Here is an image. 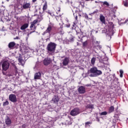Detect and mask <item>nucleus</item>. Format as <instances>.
I'll return each instance as SVG.
<instances>
[{
	"label": "nucleus",
	"instance_id": "nucleus-6",
	"mask_svg": "<svg viewBox=\"0 0 128 128\" xmlns=\"http://www.w3.org/2000/svg\"><path fill=\"white\" fill-rule=\"evenodd\" d=\"M9 100L12 102H18L16 96L14 94H10L9 96Z\"/></svg>",
	"mask_w": 128,
	"mask_h": 128
},
{
	"label": "nucleus",
	"instance_id": "nucleus-4",
	"mask_svg": "<svg viewBox=\"0 0 128 128\" xmlns=\"http://www.w3.org/2000/svg\"><path fill=\"white\" fill-rule=\"evenodd\" d=\"M80 114V109L79 108H76L72 110L70 112V114L72 116H76Z\"/></svg>",
	"mask_w": 128,
	"mask_h": 128
},
{
	"label": "nucleus",
	"instance_id": "nucleus-28",
	"mask_svg": "<svg viewBox=\"0 0 128 128\" xmlns=\"http://www.w3.org/2000/svg\"><path fill=\"white\" fill-rule=\"evenodd\" d=\"M12 66L14 68L15 72L16 74L18 72V68L16 67V64H14Z\"/></svg>",
	"mask_w": 128,
	"mask_h": 128
},
{
	"label": "nucleus",
	"instance_id": "nucleus-44",
	"mask_svg": "<svg viewBox=\"0 0 128 128\" xmlns=\"http://www.w3.org/2000/svg\"><path fill=\"white\" fill-rule=\"evenodd\" d=\"M76 18V20H78V16H76V18Z\"/></svg>",
	"mask_w": 128,
	"mask_h": 128
},
{
	"label": "nucleus",
	"instance_id": "nucleus-26",
	"mask_svg": "<svg viewBox=\"0 0 128 128\" xmlns=\"http://www.w3.org/2000/svg\"><path fill=\"white\" fill-rule=\"evenodd\" d=\"M88 108H94V104H88L87 105Z\"/></svg>",
	"mask_w": 128,
	"mask_h": 128
},
{
	"label": "nucleus",
	"instance_id": "nucleus-11",
	"mask_svg": "<svg viewBox=\"0 0 128 128\" xmlns=\"http://www.w3.org/2000/svg\"><path fill=\"white\" fill-rule=\"evenodd\" d=\"M16 42H10L8 44V48H9L10 50H14Z\"/></svg>",
	"mask_w": 128,
	"mask_h": 128
},
{
	"label": "nucleus",
	"instance_id": "nucleus-49",
	"mask_svg": "<svg viewBox=\"0 0 128 128\" xmlns=\"http://www.w3.org/2000/svg\"><path fill=\"white\" fill-rule=\"evenodd\" d=\"M1 64H2V62L0 63V68Z\"/></svg>",
	"mask_w": 128,
	"mask_h": 128
},
{
	"label": "nucleus",
	"instance_id": "nucleus-16",
	"mask_svg": "<svg viewBox=\"0 0 128 128\" xmlns=\"http://www.w3.org/2000/svg\"><path fill=\"white\" fill-rule=\"evenodd\" d=\"M46 10H48V2L46 1L42 7L43 12H44Z\"/></svg>",
	"mask_w": 128,
	"mask_h": 128
},
{
	"label": "nucleus",
	"instance_id": "nucleus-24",
	"mask_svg": "<svg viewBox=\"0 0 128 128\" xmlns=\"http://www.w3.org/2000/svg\"><path fill=\"white\" fill-rule=\"evenodd\" d=\"M100 45V42H96V44L93 46L94 48L96 50V48Z\"/></svg>",
	"mask_w": 128,
	"mask_h": 128
},
{
	"label": "nucleus",
	"instance_id": "nucleus-45",
	"mask_svg": "<svg viewBox=\"0 0 128 128\" xmlns=\"http://www.w3.org/2000/svg\"><path fill=\"white\" fill-rule=\"evenodd\" d=\"M82 38H81L80 42H82Z\"/></svg>",
	"mask_w": 128,
	"mask_h": 128
},
{
	"label": "nucleus",
	"instance_id": "nucleus-30",
	"mask_svg": "<svg viewBox=\"0 0 128 128\" xmlns=\"http://www.w3.org/2000/svg\"><path fill=\"white\" fill-rule=\"evenodd\" d=\"M9 104L8 101L6 100V102H3V106H6L8 105Z\"/></svg>",
	"mask_w": 128,
	"mask_h": 128
},
{
	"label": "nucleus",
	"instance_id": "nucleus-18",
	"mask_svg": "<svg viewBox=\"0 0 128 128\" xmlns=\"http://www.w3.org/2000/svg\"><path fill=\"white\" fill-rule=\"evenodd\" d=\"M114 112V106H110L108 109V114H112V112Z\"/></svg>",
	"mask_w": 128,
	"mask_h": 128
},
{
	"label": "nucleus",
	"instance_id": "nucleus-7",
	"mask_svg": "<svg viewBox=\"0 0 128 128\" xmlns=\"http://www.w3.org/2000/svg\"><path fill=\"white\" fill-rule=\"evenodd\" d=\"M44 66H48V64H50V62H52V60L50 58H45L43 61Z\"/></svg>",
	"mask_w": 128,
	"mask_h": 128
},
{
	"label": "nucleus",
	"instance_id": "nucleus-2",
	"mask_svg": "<svg viewBox=\"0 0 128 128\" xmlns=\"http://www.w3.org/2000/svg\"><path fill=\"white\" fill-rule=\"evenodd\" d=\"M56 48V44L54 42H50L47 46V50L50 52H54Z\"/></svg>",
	"mask_w": 128,
	"mask_h": 128
},
{
	"label": "nucleus",
	"instance_id": "nucleus-29",
	"mask_svg": "<svg viewBox=\"0 0 128 128\" xmlns=\"http://www.w3.org/2000/svg\"><path fill=\"white\" fill-rule=\"evenodd\" d=\"M120 78H122L124 74V70H120Z\"/></svg>",
	"mask_w": 128,
	"mask_h": 128
},
{
	"label": "nucleus",
	"instance_id": "nucleus-22",
	"mask_svg": "<svg viewBox=\"0 0 128 128\" xmlns=\"http://www.w3.org/2000/svg\"><path fill=\"white\" fill-rule=\"evenodd\" d=\"M96 58L93 57L92 59H91V64H94L96 63Z\"/></svg>",
	"mask_w": 128,
	"mask_h": 128
},
{
	"label": "nucleus",
	"instance_id": "nucleus-8",
	"mask_svg": "<svg viewBox=\"0 0 128 128\" xmlns=\"http://www.w3.org/2000/svg\"><path fill=\"white\" fill-rule=\"evenodd\" d=\"M78 90L80 94L86 93V88L84 86H80L79 87Z\"/></svg>",
	"mask_w": 128,
	"mask_h": 128
},
{
	"label": "nucleus",
	"instance_id": "nucleus-27",
	"mask_svg": "<svg viewBox=\"0 0 128 128\" xmlns=\"http://www.w3.org/2000/svg\"><path fill=\"white\" fill-rule=\"evenodd\" d=\"M18 60L20 64H22L23 60L22 56L19 57V58H18Z\"/></svg>",
	"mask_w": 128,
	"mask_h": 128
},
{
	"label": "nucleus",
	"instance_id": "nucleus-13",
	"mask_svg": "<svg viewBox=\"0 0 128 128\" xmlns=\"http://www.w3.org/2000/svg\"><path fill=\"white\" fill-rule=\"evenodd\" d=\"M40 76H42V74L40 72H38L35 74L34 78V80H40Z\"/></svg>",
	"mask_w": 128,
	"mask_h": 128
},
{
	"label": "nucleus",
	"instance_id": "nucleus-40",
	"mask_svg": "<svg viewBox=\"0 0 128 128\" xmlns=\"http://www.w3.org/2000/svg\"><path fill=\"white\" fill-rule=\"evenodd\" d=\"M66 28H70V24H67L66 25Z\"/></svg>",
	"mask_w": 128,
	"mask_h": 128
},
{
	"label": "nucleus",
	"instance_id": "nucleus-50",
	"mask_svg": "<svg viewBox=\"0 0 128 128\" xmlns=\"http://www.w3.org/2000/svg\"><path fill=\"white\" fill-rule=\"evenodd\" d=\"M86 18H88V16H86Z\"/></svg>",
	"mask_w": 128,
	"mask_h": 128
},
{
	"label": "nucleus",
	"instance_id": "nucleus-47",
	"mask_svg": "<svg viewBox=\"0 0 128 128\" xmlns=\"http://www.w3.org/2000/svg\"><path fill=\"white\" fill-rule=\"evenodd\" d=\"M95 2H96V4H98V2H96V1Z\"/></svg>",
	"mask_w": 128,
	"mask_h": 128
},
{
	"label": "nucleus",
	"instance_id": "nucleus-41",
	"mask_svg": "<svg viewBox=\"0 0 128 128\" xmlns=\"http://www.w3.org/2000/svg\"><path fill=\"white\" fill-rule=\"evenodd\" d=\"M14 40H20V37L16 36V38H14Z\"/></svg>",
	"mask_w": 128,
	"mask_h": 128
},
{
	"label": "nucleus",
	"instance_id": "nucleus-12",
	"mask_svg": "<svg viewBox=\"0 0 128 128\" xmlns=\"http://www.w3.org/2000/svg\"><path fill=\"white\" fill-rule=\"evenodd\" d=\"M22 8L24 10H26L28 8H30V3L26 2V4H23Z\"/></svg>",
	"mask_w": 128,
	"mask_h": 128
},
{
	"label": "nucleus",
	"instance_id": "nucleus-9",
	"mask_svg": "<svg viewBox=\"0 0 128 128\" xmlns=\"http://www.w3.org/2000/svg\"><path fill=\"white\" fill-rule=\"evenodd\" d=\"M70 63V58L66 57L64 58L62 62L63 66H68Z\"/></svg>",
	"mask_w": 128,
	"mask_h": 128
},
{
	"label": "nucleus",
	"instance_id": "nucleus-38",
	"mask_svg": "<svg viewBox=\"0 0 128 128\" xmlns=\"http://www.w3.org/2000/svg\"><path fill=\"white\" fill-rule=\"evenodd\" d=\"M34 28H36V26H34V25H32V24H31V25L30 26V28L31 30H32V28H34Z\"/></svg>",
	"mask_w": 128,
	"mask_h": 128
},
{
	"label": "nucleus",
	"instance_id": "nucleus-21",
	"mask_svg": "<svg viewBox=\"0 0 128 128\" xmlns=\"http://www.w3.org/2000/svg\"><path fill=\"white\" fill-rule=\"evenodd\" d=\"M88 44V40H86L85 42H83L82 46L83 48H86Z\"/></svg>",
	"mask_w": 128,
	"mask_h": 128
},
{
	"label": "nucleus",
	"instance_id": "nucleus-43",
	"mask_svg": "<svg viewBox=\"0 0 128 128\" xmlns=\"http://www.w3.org/2000/svg\"><path fill=\"white\" fill-rule=\"evenodd\" d=\"M58 12H60V8H58Z\"/></svg>",
	"mask_w": 128,
	"mask_h": 128
},
{
	"label": "nucleus",
	"instance_id": "nucleus-5",
	"mask_svg": "<svg viewBox=\"0 0 128 128\" xmlns=\"http://www.w3.org/2000/svg\"><path fill=\"white\" fill-rule=\"evenodd\" d=\"M10 62H8L6 60L4 61L2 64V70H4V72H6L8 70V68H10Z\"/></svg>",
	"mask_w": 128,
	"mask_h": 128
},
{
	"label": "nucleus",
	"instance_id": "nucleus-3",
	"mask_svg": "<svg viewBox=\"0 0 128 128\" xmlns=\"http://www.w3.org/2000/svg\"><path fill=\"white\" fill-rule=\"evenodd\" d=\"M54 28V24L52 23H50V24H48V26L47 27L46 31L43 32L42 35L44 36L45 34H50V32H52Z\"/></svg>",
	"mask_w": 128,
	"mask_h": 128
},
{
	"label": "nucleus",
	"instance_id": "nucleus-35",
	"mask_svg": "<svg viewBox=\"0 0 128 128\" xmlns=\"http://www.w3.org/2000/svg\"><path fill=\"white\" fill-rule=\"evenodd\" d=\"M46 12L48 14H50V16H52V12L49 10L48 11H46Z\"/></svg>",
	"mask_w": 128,
	"mask_h": 128
},
{
	"label": "nucleus",
	"instance_id": "nucleus-19",
	"mask_svg": "<svg viewBox=\"0 0 128 128\" xmlns=\"http://www.w3.org/2000/svg\"><path fill=\"white\" fill-rule=\"evenodd\" d=\"M100 2L103 4V6H104L106 8H108V6H110V4L106 1Z\"/></svg>",
	"mask_w": 128,
	"mask_h": 128
},
{
	"label": "nucleus",
	"instance_id": "nucleus-36",
	"mask_svg": "<svg viewBox=\"0 0 128 128\" xmlns=\"http://www.w3.org/2000/svg\"><path fill=\"white\" fill-rule=\"evenodd\" d=\"M0 18H4V14L0 11Z\"/></svg>",
	"mask_w": 128,
	"mask_h": 128
},
{
	"label": "nucleus",
	"instance_id": "nucleus-23",
	"mask_svg": "<svg viewBox=\"0 0 128 128\" xmlns=\"http://www.w3.org/2000/svg\"><path fill=\"white\" fill-rule=\"evenodd\" d=\"M123 5L124 6H126V8H128V0H126V2H123Z\"/></svg>",
	"mask_w": 128,
	"mask_h": 128
},
{
	"label": "nucleus",
	"instance_id": "nucleus-39",
	"mask_svg": "<svg viewBox=\"0 0 128 128\" xmlns=\"http://www.w3.org/2000/svg\"><path fill=\"white\" fill-rule=\"evenodd\" d=\"M22 128H26V124H24L23 125H22Z\"/></svg>",
	"mask_w": 128,
	"mask_h": 128
},
{
	"label": "nucleus",
	"instance_id": "nucleus-48",
	"mask_svg": "<svg viewBox=\"0 0 128 128\" xmlns=\"http://www.w3.org/2000/svg\"><path fill=\"white\" fill-rule=\"evenodd\" d=\"M86 0V2H88V0Z\"/></svg>",
	"mask_w": 128,
	"mask_h": 128
},
{
	"label": "nucleus",
	"instance_id": "nucleus-33",
	"mask_svg": "<svg viewBox=\"0 0 128 128\" xmlns=\"http://www.w3.org/2000/svg\"><path fill=\"white\" fill-rule=\"evenodd\" d=\"M97 46V48H96V50H101L102 46L99 44L98 46Z\"/></svg>",
	"mask_w": 128,
	"mask_h": 128
},
{
	"label": "nucleus",
	"instance_id": "nucleus-20",
	"mask_svg": "<svg viewBox=\"0 0 128 128\" xmlns=\"http://www.w3.org/2000/svg\"><path fill=\"white\" fill-rule=\"evenodd\" d=\"M91 126H92V122H85L86 128H90Z\"/></svg>",
	"mask_w": 128,
	"mask_h": 128
},
{
	"label": "nucleus",
	"instance_id": "nucleus-17",
	"mask_svg": "<svg viewBox=\"0 0 128 128\" xmlns=\"http://www.w3.org/2000/svg\"><path fill=\"white\" fill-rule=\"evenodd\" d=\"M28 28V24L26 23L24 24L21 27H20V30H26V28Z\"/></svg>",
	"mask_w": 128,
	"mask_h": 128
},
{
	"label": "nucleus",
	"instance_id": "nucleus-15",
	"mask_svg": "<svg viewBox=\"0 0 128 128\" xmlns=\"http://www.w3.org/2000/svg\"><path fill=\"white\" fill-rule=\"evenodd\" d=\"M6 124L7 126H10L12 124V120H10V117L7 116L5 120Z\"/></svg>",
	"mask_w": 128,
	"mask_h": 128
},
{
	"label": "nucleus",
	"instance_id": "nucleus-10",
	"mask_svg": "<svg viewBox=\"0 0 128 128\" xmlns=\"http://www.w3.org/2000/svg\"><path fill=\"white\" fill-rule=\"evenodd\" d=\"M100 20L102 24H106V17H104V15H102V14H100Z\"/></svg>",
	"mask_w": 128,
	"mask_h": 128
},
{
	"label": "nucleus",
	"instance_id": "nucleus-1",
	"mask_svg": "<svg viewBox=\"0 0 128 128\" xmlns=\"http://www.w3.org/2000/svg\"><path fill=\"white\" fill-rule=\"evenodd\" d=\"M88 74H91L90 75V76L91 78H95L96 76H100L102 74V70H98L96 67H92L88 72Z\"/></svg>",
	"mask_w": 128,
	"mask_h": 128
},
{
	"label": "nucleus",
	"instance_id": "nucleus-14",
	"mask_svg": "<svg viewBox=\"0 0 128 128\" xmlns=\"http://www.w3.org/2000/svg\"><path fill=\"white\" fill-rule=\"evenodd\" d=\"M52 101L54 102V104H56L60 102V98L58 96H55L54 98L52 99Z\"/></svg>",
	"mask_w": 128,
	"mask_h": 128
},
{
	"label": "nucleus",
	"instance_id": "nucleus-42",
	"mask_svg": "<svg viewBox=\"0 0 128 128\" xmlns=\"http://www.w3.org/2000/svg\"><path fill=\"white\" fill-rule=\"evenodd\" d=\"M37 1H38V0H32V2L33 3H34V2H37Z\"/></svg>",
	"mask_w": 128,
	"mask_h": 128
},
{
	"label": "nucleus",
	"instance_id": "nucleus-25",
	"mask_svg": "<svg viewBox=\"0 0 128 128\" xmlns=\"http://www.w3.org/2000/svg\"><path fill=\"white\" fill-rule=\"evenodd\" d=\"M38 20H35L32 22H31L30 24H31L35 26L36 24H38Z\"/></svg>",
	"mask_w": 128,
	"mask_h": 128
},
{
	"label": "nucleus",
	"instance_id": "nucleus-37",
	"mask_svg": "<svg viewBox=\"0 0 128 128\" xmlns=\"http://www.w3.org/2000/svg\"><path fill=\"white\" fill-rule=\"evenodd\" d=\"M33 32H30L28 34H32V32H36V28H34V29H33Z\"/></svg>",
	"mask_w": 128,
	"mask_h": 128
},
{
	"label": "nucleus",
	"instance_id": "nucleus-46",
	"mask_svg": "<svg viewBox=\"0 0 128 128\" xmlns=\"http://www.w3.org/2000/svg\"><path fill=\"white\" fill-rule=\"evenodd\" d=\"M80 32H81L82 34H84V32H82V31Z\"/></svg>",
	"mask_w": 128,
	"mask_h": 128
},
{
	"label": "nucleus",
	"instance_id": "nucleus-34",
	"mask_svg": "<svg viewBox=\"0 0 128 128\" xmlns=\"http://www.w3.org/2000/svg\"><path fill=\"white\" fill-rule=\"evenodd\" d=\"M2 74L4 76H6V71H4V70H2Z\"/></svg>",
	"mask_w": 128,
	"mask_h": 128
},
{
	"label": "nucleus",
	"instance_id": "nucleus-32",
	"mask_svg": "<svg viewBox=\"0 0 128 128\" xmlns=\"http://www.w3.org/2000/svg\"><path fill=\"white\" fill-rule=\"evenodd\" d=\"M98 10H96L94 11L93 12L91 13V14H98Z\"/></svg>",
	"mask_w": 128,
	"mask_h": 128
},
{
	"label": "nucleus",
	"instance_id": "nucleus-31",
	"mask_svg": "<svg viewBox=\"0 0 128 128\" xmlns=\"http://www.w3.org/2000/svg\"><path fill=\"white\" fill-rule=\"evenodd\" d=\"M100 116H106L108 114V112H103L100 113Z\"/></svg>",
	"mask_w": 128,
	"mask_h": 128
}]
</instances>
